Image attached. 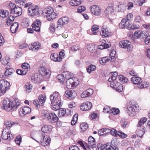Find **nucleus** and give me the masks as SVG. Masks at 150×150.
I'll use <instances>...</instances> for the list:
<instances>
[{
    "label": "nucleus",
    "instance_id": "1",
    "mask_svg": "<svg viewBox=\"0 0 150 150\" xmlns=\"http://www.w3.org/2000/svg\"><path fill=\"white\" fill-rule=\"evenodd\" d=\"M20 105V103L15 100L11 101L7 99L3 101V106L4 109L7 111H14Z\"/></svg>",
    "mask_w": 150,
    "mask_h": 150
},
{
    "label": "nucleus",
    "instance_id": "2",
    "mask_svg": "<svg viewBox=\"0 0 150 150\" xmlns=\"http://www.w3.org/2000/svg\"><path fill=\"white\" fill-rule=\"evenodd\" d=\"M43 116L52 123H55L59 120L58 117L54 112H47L44 113Z\"/></svg>",
    "mask_w": 150,
    "mask_h": 150
},
{
    "label": "nucleus",
    "instance_id": "3",
    "mask_svg": "<svg viewBox=\"0 0 150 150\" xmlns=\"http://www.w3.org/2000/svg\"><path fill=\"white\" fill-rule=\"evenodd\" d=\"M139 106L136 103H132L127 107V113L131 117H134L136 114V112L139 110Z\"/></svg>",
    "mask_w": 150,
    "mask_h": 150
},
{
    "label": "nucleus",
    "instance_id": "4",
    "mask_svg": "<svg viewBox=\"0 0 150 150\" xmlns=\"http://www.w3.org/2000/svg\"><path fill=\"white\" fill-rule=\"evenodd\" d=\"M28 14L31 17L39 15L40 11L39 6L37 5H33L28 7Z\"/></svg>",
    "mask_w": 150,
    "mask_h": 150
},
{
    "label": "nucleus",
    "instance_id": "5",
    "mask_svg": "<svg viewBox=\"0 0 150 150\" xmlns=\"http://www.w3.org/2000/svg\"><path fill=\"white\" fill-rule=\"evenodd\" d=\"M9 83L7 81H5L4 80L0 81V96L3 95L8 90L9 87Z\"/></svg>",
    "mask_w": 150,
    "mask_h": 150
},
{
    "label": "nucleus",
    "instance_id": "6",
    "mask_svg": "<svg viewBox=\"0 0 150 150\" xmlns=\"http://www.w3.org/2000/svg\"><path fill=\"white\" fill-rule=\"evenodd\" d=\"M47 12L45 13L47 15L46 17L49 21L52 20L55 18L57 16V14L54 12V9L51 6H48L47 8Z\"/></svg>",
    "mask_w": 150,
    "mask_h": 150
},
{
    "label": "nucleus",
    "instance_id": "7",
    "mask_svg": "<svg viewBox=\"0 0 150 150\" xmlns=\"http://www.w3.org/2000/svg\"><path fill=\"white\" fill-rule=\"evenodd\" d=\"M2 137L5 140H11L13 138V135L11 134L10 129L8 127H5L2 133Z\"/></svg>",
    "mask_w": 150,
    "mask_h": 150
},
{
    "label": "nucleus",
    "instance_id": "8",
    "mask_svg": "<svg viewBox=\"0 0 150 150\" xmlns=\"http://www.w3.org/2000/svg\"><path fill=\"white\" fill-rule=\"evenodd\" d=\"M79 84L77 79H67L66 82L67 87L68 89H73L75 88Z\"/></svg>",
    "mask_w": 150,
    "mask_h": 150
},
{
    "label": "nucleus",
    "instance_id": "9",
    "mask_svg": "<svg viewBox=\"0 0 150 150\" xmlns=\"http://www.w3.org/2000/svg\"><path fill=\"white\" fill-rule=\"evenodd\" d=\"M120 47L127 49L128 52L132 51L133 50V46L131 45V42L128 40H124L119 42Z\"/></svg>",
    "mask_w": 150,
    "mask_h": 150
},
{
    "label": "nucleus",
    "instance_id": "10",
    "mask_svg": "<svg viewBox=\"0 0 150 150\" xmlns=\"http://www.w3.org/2000/svg\"><path fill=\"white\" fill-rule=\"evenodd\" d=\"M46 99V97L45 95H40L38 97V100H33V103L37 108L40 106H43Z\"/></svg>",
    "mask_w": 150,
    "mask_h": 150
},
{
    "label": "nucleus",
    "instance_id": "11",
    "mask_svg": "<svg viewBox=\"0 0 150 150\" xmlns=\"http://www.w3.org/2000/svg\"><path fill=\"white\" fill-rule=\"evenodd\" d=\"M106 16L110 19H114L115 17L114 9L112 6L108 7L105 11Z\"/></svg>",
    "mask_w": 150,
    "mask_h": 150
},
{
    "label": "nucleus",
    "instance_id": "12",
    "mask_svg": "<svg viewBox=\"0 0 150 150\" xmlns=\"http://www.w3.org/2000/svg\"><path fill=\"white\" fill-rule=\"evenodd\" d=\"M40 139H38L35 140L43 146H48L50 143L51 139L49 137L40 136Z\"/></svg>",
    "mask_w": 150,
    "mask_h": 150
},
{
    "label": "nucleus",
    "instance_id": "13",
    "mask_svg": "<svg viewBox=\"0 0 150 150\" xmlns=\"http://www.w3.org/2000/svg\"><path fill=\"white\" fill-rule=\"evenodd\" d=\"M39 72L42 76H50L51 74V72L50 69L45 67L40 66L39 68Z\"/></svg>",
    "mask_w": 150,
    "mask_h": 150
},
{
    "label": "nucleus",
    "instance_id": "14",
    "mask_svg": "<svg viewBox=\"0 0 150 150\" xmlns=\"http://www.w3.org/2000/svg\"><path fill=\"white\" fill-rule=\"evenodd\" d=\"M41 47V44L38 42H34L29 45L28 46L29 50L35 52L38 51Z\"/></svg>",
    "mask_w": 150,
    "mask_h": 150
},
{
    "label": "nucleus",
    "instance_id": "15",
    "mask_svg": "<svg viewBox=\"0 0 150 150\" xmlns=\"http://www.w3.org/2000/svg\"><path fill=\"white\" fill-rule=\"evenodd\" d=\"M61 96L58 92H54L50 96L51 103L57 102L59 101H61Z\"/></svg>",
    "mask_w": 150,
    "mask_h": 150
},
{
    "label": "nucleus",
    "instance_id": "16",
    "mask_svg": "<svg viewBox=\"0 0 150 150\" xmlns=\"http://www.w3.org/2000/svg\"><path fill=\"white\" fill-rule=\"evenodd\" d=\"M41 25L40 21L38 19H36L33 22L31 26L34 30L37 32H40Z\"/></svg>",
    "mask_w": 150,
    "mask_h": 150
},
{
    "label": "nucleus",
    "instance_id": "17",
    "mask_svg": "<svg viewBox=\"0 0 150 150\" xmlns=\"http://www.w3.org/2000/svg\"><path fill=\"white\" fill-rule=\"evenodd\" d=\"M91 11L93 14L97 16L100 15L101 12L100 8L96 5L91 6Z\"/></svg>",
    "mask_w": 150,
    "mask_h": 150
},
{
    "label": "nucleus",
    "instance_id": "18",
    "mask_svg": "<svg viewBox=\"0 0 150 150\" xmlns=\"http://www.w3.org/2000/svg\"><path fill=\"white\" fill-rule=\"evenodd\" d=\"M88 144L90 150H93V149L96 147V145L94 138L92 136H90L88 139Z\"/></svg>",
    "mask_w": 150,
    "mask_h": 150
},
{
    "label": "nucleus",
    "instance_id": "19",
    "mask_svg": "<svg viewBox=\"0 0 150 150\" xmlns=\"http://www.w3.org/2000/svg\"><path fill=\"white\" fill-rule=\"evenodd\" d=\"M92 107V104L89 101L82 103L80 105V109L83 111H87L90 110Z\"/></svg>",
    "mask_w": 150,
    "mask_h": 150
},
{
    "label": "nucleus",
    "instance_id": "20",
    "mask_svg": "<svg viewBox=\"0 0 150 150\" xmlns=\"http://www.w3.org/2000/svg\"><path fill=\"white\" fill-rule=\"evenodd\" d=\"M65 96L67 98L72 99L76 96V92L73 90H66L64 93Z\"/></svg>",
    "mask_w": 150,
    "mask_h": 150
},
{
    "label": "nucleus",
    "instance_id": "21",
    "mask_svg": "<svg viewBox=\"0 0 150 150\" xmlns=\"http://www.w3.org/2000/svg\"><path fill=\"white\" fill-rule=\"evenodd\" d=\"M100 34L103 38L109 37L111 35V32L106 27L102 28Z\"/></svg>",
    "mask_w": 150,
    "mask_h": 150
},
{
    "label": "nucleus",
    "instance_id": "22",
    "mask_svg": "<svg viewBox=\"0 0 150 150\" xmlns=\"http://www.w3.org/2000/svg\"><path fill=\"white\" fill-rule=\"evenodd\" d=\"M93 93V90L91 88H89L83 91L81 94L82 98H84L88 97L91 95Z\"/></svg>",
    "mask_w": 150,
    "mask_h": 150
},
{
    "label": "nucleus",
    "instance_id": "23",
    "mask_svg": "<svg viewBox=\"0 0 150 150\" xmlns=\"http://www.w3.org/2000/svg\"><path fill=\"white\" fill-rule=\"evenodd\" d=\"M22 11V9L21 7L16 6L11 13H13L15 17H17L21 15Z\"/></svg>",
    "mask_w": 150,
    "mask_h": 150
},
{
    "label": "nucleus",
    "instance_id": "24",
    "mask_svg": "<svg viewBox=\"0 0 150 150\" xmlns=\"http://www.w3.org/2000/svg\"><path fill=\"white\" fill-rule=\"evenodd\" d=\"M69 21L68 18L67 17H63L59 19L58 21V25H63L67 24Z\"/></svg>",
    "mask_w": 150,
    "mask_h": 150
},
{
    "label": "nucleus",
    "instance_id": "25",
    "mask_svg": "<svg viewBox=\"0 0 150 150\" xmlns=\"http://www.w3.org/2000/svg\"><path fill=\"white\" fill-rule=\"evenodd\" d=\"M51 104L52 105V109L56 111L60 109V107L62 104V101H59L57 102Z\"/></svg>",
    "mask_w": 150,
    "mask_h": 150
},
{
    "label": "nucleus",
    "instance_id": "26",
    "mask_svg": "<svg viewBox=\"0 0 150 150\" xmlns=\"http://www.w3.org/2000/svg\"><path fill=\"white\" fill-rule=\"evenodd\" d=\"M31 111V109L28 107H24L20 109V113L25 115L30 113Z\"/></svg>",
    "mask_w": 150,
    "mask_h": 150
},
{
    "label": "nucleus",
    "instance_id": "27",
    "mask_svg": "<svg viewBox=\"0 0 150 150\" xmlns=\"http://www.w3.org/2000/svg\"><path fill=\"white\" fill-rule=\"evenodd\" d=\"M19 27V24L17 22H15L11 26L10 30L11 33H15L17 31Z\"/></svg>",
    "mask_w": 150,
    "mask_h": 150
},
{
    "label": "nucleus",
    "instance_id": "28",
    "mask_svg": "<svg viewBox=\"0 0 150 150\" xmlns=\"http://www.w3.org/2000/svg\"><path fill=\"white\" fill-rule=\"evenodd\" d=\"M131 80L134 84H139L142 83V80L139 77L137 76L132 77L131 79Z\"/></svg>",
    "mask_w": 150,
    "mask_h": 150
},
{
    "label": "nucleus",
    "instance_id": "29",
    "mask_svg": "<svg viewBox=\"0 0 150 150\" xmlns=\"http://www.w3.org/2000/svg\"><path fill=\"white\" fill-rule=\"evenodd\" d=\"M51 59L54 62H59L61 61L59 55L57 53H54L50 56Z\"/></svg>",
    "mask_w": 150,
    "mask_h": 150
},
{
    "label": "nucleus",
    "instance_id": "30",
    "mask_svg": "<svg viewBox=\"0 0 150 150\" xmlns=\"http://www.w3.org/2000/svg\"><path fill=\"white\" fill-rule=\"evenodd\" d=\"M77 143L81 147H83L85 150H90V147L86 143H83L82 141H79Z\"/></svg>",
    "mask_w": 150,
    "mask_h": 150
},
{
    "label": "nucleus",
    "instance_id": "31",
    "mask_svg": "<svg viewBox=\"0 0 150 150\" xmlns=\"http://www.w3.org/2000/svg\"><path fill=\"white\" fill-rule=\"evenodd\" d=\"M111 76L108 79V81L111 82L113 81L116 79L118 75V73L116 71L111 72Z\"/></svg>",
    "mask_w": 150,
    "mask_h": 150
},
{
    "label": "nucleus",
    "instance_id": "32",
    "mask_svg": "<svg viewBox=\"0 0 150 150\" xmlns=\"http://www.w3.org/2000/svg\"><path fill=\"white\" fill-rule=\"evenodd\" d=\"M104 147L106 150H115L116 147L114 145H110V143H108L104 145Z\"/></svg>",
    "mask_w": 150,
    "mask_h": 150
},
{
    "label": "nucleus",
    "instance_id": "33",
    "mask_svg": "<svg viewBox=\"0 0 150 150\" xmlns=\"http://www.w3.org/2000/svg\"><path fill=\"white\" fill-rule=\"evenodd\" d=\"M6 70L4 73V74L6 76H8L11 75L14 72V70L12 68H6Z\"/></svg>",
    "mask_w": 150,
    "mask_h": 150
},
{
    "label": "nucleus",
    "instance_id": "34",
    "mask_svg": "<svg viewBox=\"0 0 150 150\" xmlns=\"http://www.w3.org/2000/svg\"><path fill=\"white\" fill-rule=\"evenodd\" d=\"M110 44H107L103 42L102 44L97 46L98 49L100 50H103L107 48L110 47Z\"/></svg>",
    "mask_w": 150,
    "mask_h": 150
},
{
    "label": "nucleus",
    "instance_id": "35",
    "mask_svg": "<svg viewBox=\"0 0 150 150\" xmlns=\"http://www.w3.org/2000/svg\"><path fill=\"white\" fill-rule=\"evenodd\" d=\"M24 88L26 91L29 93L31 91V90L33 88V86L30 82H28L25 85Z\"/></svg>",
    "mask_w": 150,
    "mask_h": 150
},
{
    "label": "nucleus",
    "instance_id": "36",
    "mask_svg": "<svg viewBox=\"0 0 150 150\" xmlns=\"http://www.w3.org/2000/svg\"><path fill=\"white\" fill-rule=\"evenodd\" d=\"M82 0H71L70 4L72 6H76L81 4Z\"/></svg>",
    "mask_w": 150,
    "mask_h": 150
},
{
    "label": "nucleus",
    "instance_id": "37",
    "mask_svg": "<svg viewBox=\"0 0 150 150\" xmlns=\"http://www.w3.org/2000/svg\"><path fill=\"white\" fill-rule=\"evenodd\" d=\"M99 28L98 25H93L91 29L92 34L94 35H96L98 31Z\"/></svg>",
    "mask_w": 150,
    "mask_h": 150
},
{
    "label": "nucleus",
    "instance_id": "38",
    "mask_svg": "<svg viewBox=\"0 0 150 150\" xmlns=\"http://www.w3.org/2000/svg\"><path fill=\"white\" fill-rule=\"evenodd\" d=\"M110 60L108 57H105L101 58V59L100 60V63L101 64L104 65Z\"/></svg>",
    "mask_w": 150,
    "mask_h": 150
},
{
    "label": "nucleus",
    "instance_id": "39",
    "mask_svg": "<svg viewBox=\"0 0 150 150\" xmlns=\"http://www.w3.org/2000/svg\"><path fill=\"white\" fill-rule=\"evenodd\" d=\"M118 78L119 80L122 83H126L128 81V80L127 78L126 77L124 76L123 75H119Z\"/></svg>",
    "mask_w": 150,
    "mask_h": 150
},
{
    "label": "nucleus",
    "instance_id": "40",
    "mask_svg": "<svg viewBox=\"0 0 150 150\" xmlns=\"http://www.w3.org/2000/svg\"><path fill=\"white\" fill-rule=\"evenodd\" d=\"M9 15V12L8 11L4 10V9L0 10V16L2 18L7 17Z\"/></svg>",
    "mask_w": 150,
    "mask_h": 150
},
{
    "label": "nucleus",
    "instance_id": "41",
    "mask_svg": "<svg viewBox=\"0 0 150 150\" xmlns=\"http://www.w3.org/2000/svg\"><path fill=\"white\" fill-rule=\"evenodd\" d=\"M88 124L85 122L81 123L80 125V129L82 132H83L85 131L88 128Z\"/></svg>",
    "mask_w": 150,
    "mask_h": 150
},
{
    "label": "nucleus",
    "instance_id": "42",
    "mask_svg": "<svg viewBox=\"0 0 150 150\" xmlns=\"http://www.w3.org/2000/svg\"><path fill=\"white\" fill-rule=\"evenodd\" d=\"M63 74L64 76H65V78L67 80L70 79H73V74L71 72L68 71H66L64 72Z\"/></svg>",
    "mask_w": 150,
    "mask_h": 150
},
{
    "label": "nucleus",
    "instance_id": "43",
    "mask_svg": "<svg viewBox=\"0 0 150 150\" xmlns=\"http://www.w3.org/2000/svg\"><path fill=\"white\" fill-rule=\"evenodd\" d=\"M78 117V114L76 113L74 115L71 121V124L72 125H74L76 124L77 122Z\"/></svg>",
    "mask_w": 150,
    "mask_h": 150
},
{
    "label": "nucleus",
    "instance_id": "44",
    "mask_svg": "<svg viewBox=\"0 0 150 150\" xmlns=\"http://www.w3.org/2000/svg\"><path fill=\"white\" fill-rule=\"evenodd\" d=\"M14 19L15 18L14 16H9L6 20V23L7 25H10L14 21Z\"/></svg>",
    "mask_w": 150,
    "mask_h": 150
},
{
    "label": "nucleus",
    "instance_id": "45",
    "mask_svg": "<svg viewBox=\"0 0 150 150\" xmlns=\"http://www.w3.org/2000/svg\"><path fill=\"white\" fill-rule=\"evenodd\" d=\"M57 79L59 82L62 84L64 83L65 80V78L63 74H59L57 76Z\"/></svg>",
    "mask_w": 150,
    "mask_h": 150
},
{
    "label": "nucleus",
    "instance_id": "46",
    "mask_svg": "<svg viewBox=\"0 0 150 150\" xmlns=\"http://www.w3.org/2000/svg\"><path fill=\"white\" fill-rule=\"evenodd\" d=\"M127 22L126 21L125 19L124 18L123 19L119 24V27L121 29L125 28V27L126 25H127Z\"/></svg>",
    "mask_w": 150,
    "mask_h": 150
},
{
    "label": "nucleus",
    "instance_id": "47",
    "mask_svg": "<svg viewBox=\"0 0 150 150\" xmlns=\"http://www.w3.org/2000/svg\"><path fill=\"white\" fill-rule=\"evenodd\" d=\"M87 49L90 52H94L96 51L95 46L94 45L89 44L87 46Z\"/></svg>",
    "mask_w": 150,
    "mask_h": 150
},
{
    "label": "nucleus",
    "instance_id": "48",
    "mask_svg": "<svg viewBox=\"0 0 150 150\" xmlns=\"http://www.w3.org/2000/svg\"><path fill=\"white\" fill-rule=\"evenodd\" d=\"M138 85V87L139 88H144L149 86V84L147 82H144Z\"/></svg>",
    "mask_w": 150,
    "mask_h": 150
},
{
    "label": "nucleus",
    "instance_id": "49",
    "mask_svg": "<svg viewBox=\"0 0 150 150\" xmlns=\"http://www.w3.org/2000/svg\"><path fill=\"white\" fill-rule=\"evenodd\" d=\"M16 124L15 122H14L11 120L6 121L5 122L4 125L6 127H8L9 128L12 126L14 124Z\"/></svg>",
    "mask_w": 150,
    "mask_h": 150
},
{
    "label": "nucleus",
    "instance_id": "50",
    "mask_svg": "<svg viewBox=\"0 0 150 150\" xmlns=\"http://www.w3.org/2000/svg\"><path fill=\"white\" fill-rule=\"evenodd\" d=\"M96 69V66L93 64L90 65L86 69L87 71L89 73H90L92 71H94Z\"/></svg>",
    "mask_w": 150,
    "mask_h": 150
},
{
    "label": "nucleus",
    "instance_id": "51",
    "mask_svg": "<svg viewBox=\"0 0 150 150\" xmlns=\"http://www.w3.org/2000/svg\"><path fill=\"white\" fill-rule=\"evenodd\" d=\"M21 67L25 71L26 70V71L27 72L28 71V69H30V65L27 63H24L23 64Z\"/></svg>",
    "mask_w": 150,
    "mask_h": 150
},
{
    "label": "nucleus",
    "instance_id": "52",
    "mask_svg": "<svg viewBox=\"0 0 150 150\" xmlns=\"http://www.w3.org/2000/svg\"><path fill=\"white\" fill-rule=\"evenodd\" d=\"M16 7V6L15 4L11 2L9 3L8 7L11 13Z\"/></svg>",
    "mask_w": 150,
    "mask_h": 150
},
{
    "label": "nucleus",
    "instance_id": "53",
    "mask_svg": "<svg viewBox=\"0 0 150 150\" xmlns=\"http://www.w3.org/2000/svg\"><path fill=\"white\" fill-rule=\"evenodd\" d=\"M147 119L146 117H143L140 119L138 122V126L141 127L146 122Z\"/></svg>",
    "mask_w": 150,
    "mask_h": 150
},
{
    "label": "nucleus",
    "instance_id": "54",
    "mask_svg": "<svg viewBox=\"0 0 150 150\" xmlns=\"http://www.w3.org/2000/svg\"><path fill=\"white\" fill-rule=\"evenodd\" d=\"M112 82L110 83V86L111 87L115 89L117 88V87L119 85L121 84V83L117 81H112Z\"/></svg>",
    "mask_w": 150,
    "mask_h": 150
},
{
    "label": "nucleus",
    "instance_id": "55",
    "mask_svg": "<svg viewBox=\"0 0 150 150\" xmlns=\"http://www.w3.org/2000/svg\"><path fill=\"white\" fill-rule=\"evenodd\" d=\"M66 113V110L64 109H61L59 110L58 113V116L59 117H62L64 116Z\"/></svg>",
    "mask_w": 150,
    "mask_h": 150
},
{
    "label": "nucleus",
    "instance_id": "56",
    "mask_svg": "<svg viewBox=\"0 0 150 150\" xmlns=\"http://www.w3.org/2000/svg\"><path fill=\"white\" fill-rule=\"evenodd\" d=\"M116 52L114 50H112L110 54V57L111 58V60L113 61L115 59V54Z\"/></svg>",
    "mask_w": 150,
    "mask_h": 150
},
{
    "label": "nucleus",
    "instance_id": "57",
    "mask_svg": "<svg viewBox=\"0 0 150 150\" xmlns=\"http://www.w3.org/2000/svg\"><path fill=\"white\" fill-rule=\"evenodd\" d=\"M141 31H136L134 34V37L135 38L139 39L141 37Z\"/></svg>",
    "mask_w": 150,
    "mask_h": 150
},
{
    "label": "nucleus",
    "instance_id": "58",
    "mask_svg": "<svg viewBox=\"0 0 150 150\" xmlns=\"http://www.w3.org/2000/svg\"><path fill=\"white\" fill-rule=\"evenodd\" d=\"M70 48L72 51H75L79 50L80 47L78 45H72Z\"/></svg>",
    "mask_w": 150,
    "mask_h": 150
},
{
    "label": "nucleus",
    "instance_id": "59",
    "mask_svg": "<svg viewBox=\"0 0 150 150\" xmlns=\"http://www.w3.org/2000/svg\"><path fill=\"white\" fill-rule=\"evenodd\" d=\"M133 14L132 13H130L127 14L126 16V18L124 19H125L126 21L129 23L131 21V19L133 18Z\"/></svg>",
    "mask_w": 150,
    "mask_h": 150
},
{
    "label": "nucleus",
    "instance_id": "60",
    "mask_svg": "<svg viewBox=\"0 0 150 150\" xmlns=\"http://www.w3.org/2000/svg\"><path fill=\"white\" fill-rule=\"evenodd\" d=\"M50 129L49 126L47 125H45L43 126L41 128V131L42 132L44 133L48 132Z\"/></svg>",
    "mask_w": 150,
    "mask_h": 150
},
{
    "label": "nucleus",
    "instance_id": "61",
    "mask_svg": "<svg viewBox=\"0 0 150 150\" xmlns=\"http://www.w3.org/2000/svg\"><path fill=\"white\" fill-rule=\"evenodd\" d=\"M21 141V135H19L16 137L15 139V142L19 146L20 144Z\"/></svg>",
    "mask_w": 150,
    "mask_h": 150
},
{
    "label": "nucleus",
    "instance_id": "62",
    "mask_svg": "<svg viewBox=\"0 0 150 150\" xmlns=\"http://www.w3.org/2000/svg\"><path fill=\"white\" fill-rule=\"evenodd\" d=\"M1 63L4 65H7L9 62V59L7 57H5L2 59L1 60Z\"/></svg>",
    "mask_w": 150,
    "mask_h": 150
},
{
    "label": "nucleus",
    "instance_id": "63",
    "mask_svg": "<svg viewBox=\"0 0 150 150\" xmlns=\"http://www.w3.org/2000/svg\"><path fill=\"white\" fill-rule=\"evenodd\" d=\"M142 21V17L139 15L136 16L134 18V21L136 23H139Z\"/></svg>",
    "mask_w": 150,
    "mask_h": 150
},
{
    "label": "nucleus",
    "instance_id": "64",
    "mask_svg": "<svg viewBox=\"0 0 150 150\" xmlns=\"http://www.w3.org/2000/svg\"><path fill=\"white\" fill-rule=\"evenodd\" d=\"M142 26L146 30H148L150 31V23L145 22L144 23L142 24Z\"/></svg>",
    "mask_w": 150,
    "mask_h": 150
}]
</instances>
